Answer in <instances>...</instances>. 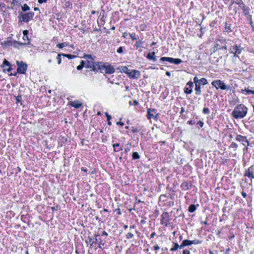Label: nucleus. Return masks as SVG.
I'll use <instances>...</instances> for the list:
<instances>
[{
    "instance_id": "39448f33",
    "label": "nucleus",
    "mask_w": 254,
    "mask_h": 254,
    "mask_svg": "<svg viewBox=\"0 0 254 254\" xmlns=\"http://www.w3.org/2000/svg\"><path fill=\"white\" fill-rule=\"evenodd\" d=\"M17 65V71L18 73L21 74H25L27 69V64L23 61H16Z\"/></svg>"
},
{
    "instance_id": "37998d69",
    "label": "nucleus",
    "mask_w": 254,
    "mask_h": 254,
    "mask_svg": "<svg viewBox=\"0 0 254 254\" xmlns=\"http://www.w3.org/2000/svg\"><path fill=\"white\" fill-rule=\"evenodd\" d=\"M83 58H87V59H93L92 58V57L91 55H87V54H84V56H83Z\"/></svg>"
},
{
    "instance_id": "7c9ffc66",
    "label": "nucleus",
    "mask_w": 254,
    "mask_h": 254,
    "mask_svg": "<svg viewBox=\"0 0 254 254\" xmlns=\"http://www.w3.org/2000/svg\"><path fill=\"white\" fill-rule=\"evenodd\" d=\"M21 9L23 11H26L30 10V7L27 4H24L23 6H22Z\"/></svg>"
},
{
    "instance_id": "a211bd4d",
    "label": "nucleus",
    "mask_w": 254,
    "mask_h": 254,
    "mask_svg": "<svg viewBox=\"0 0 254 254\" xmlns=\"http://www.w3.org/2000/svg\"><path fill=\"white\" fill-rule=\"evenodd\" d=\"M154 55H155L154 52H153L151 53H149L147 54L146 58L149 60H153L154 62H155V61H156L157 59H156V57L155 56H154Z\"/></svg>"
},
{
    "instance_id": "9d476101",
    "label": "nucleus",
    "mask_w": 254,
    "mask_h": 254,
    "mask_svg": "<svg viewBox=\"0 0 254 254\" xmlns=\"http://www.w3.org/2000/svg\"><path fill=\"white\" fill-rule=\"evenodd\" d=\"M193 83L192 82L190 81L187 84L184 88V92L187 94H190L192 92V87H193Z\"/></svg>"
},
{
    "instance_id": "4d7b16f0",
    "label": "nucleus",
    "mask_w": 254,
    "mask_h": 254,
    "mask_svg": "<svg viewBox=\"0 0 254 254\" xmlns=\"http://www.w3.org/2000/svg\"><path fill=\"white\" fill-rule=\"evenodd\" d=\"M188 123L189 125H193V124H194L195 122L193 120H190L188 122Z\"/></svg>"
},
{
    "instance_id": "a18cd8bd",
    "label": "nucleus",
    "mask_w": 254,
    "mask_h": 254,
    "mask_svg": "<svg viewBox=\"0 0 254 254\" xmlns=\"http://www.w3.org/2000/svg\"><path fill=\"white\" fill-rule=\"evenodd\" d=\"M117 52L119 53H122L123 52V48L122 47H120L117 50Z\"/></svg>"
},
{
    "instance_id": "6e6552de",
    "label": "nucleus",
    "mask_w": 254,
    "mask_h": 254,
    "mask_svg": "<svg viewBox=\"0 0 254 254\" xmlns=\"http://www.w3.org/2000/svg\"><path fill=\"white\" fill-rule=\"evenodd\" d=\"M243 50V48L241 47L240 45H236L234 46H233L230 50L231 51V53L234 54L235 57H238V55L240 54L242 52V51Z\"/></svg>"
},
{
    "instance_id": "473e14b6",
    "label": "nucleus",
    "mask_w": 254,
    "mask_h": 254,
    "mask_svg": "<svg viewBox=\"0 0 254 254\" xmlns=\"http://www.w3.org/2000/svg\"><path fill=\"white\" fill-rule=\"evenodd\" d=\"M128 35H129V37H130V38L132 40H137V37L136 36L135 33H131V34L128 33Z\"/></svg>"
},
{
    "instance_id": "f8f14e48",
    "label": "nucleus",
    "mask_w": 254,
    "mask_h": 254,
    "mask_svg": "<svg viewBox=\"0 0 254 254\" xmlns=\"http://www.w3.org/2000/svg\"><path fill=\"white\" fill-rule=\"evenodd\" d=\"M104 70L106 73L108 74L113 73L115 71L114 67L112 65L108 64H106Z\"/></svg>"
},
{
    "instance_id": "338daca9",
    "label": "nucleus",
    "mask_w": 254,
    "mask_h": 254,
    "mask_svg": "<svg viewBox=\"0 0 254 254\" xmlns=\"http://www.w3.org/2000/svg\"><path fill=\"white\" fill-rule=\"evenodd\" d=\"M155 235H156L155 232L152 233L151 235H150L151 238H153Z\"/></svg>"
},
{
    "instance_id": "b1692460",
    "label": "nucleus",
    "mask_w": 254,
    "mask_h": 254,
    "mask_svg": "<svg viewBox=\"0 0 254 254\" xmlns=\"http://www.w3.org/2000/svg\"><path fill=\"white\" fill-rule=\"evenodd\" d=\"M196 209V206L194 204H191L190 205L188 210L190 212H193L195 211Z\"/></svg>"
},
{
    "instance_id": "ea45409f",
    "label": "nucleus",
    "mask_w": 254,
    "mask_h": 254,
    "mask_svg": "<svg viewBox=\"0 0 254 254\" xmlns=\"http://www.w3.org/2000/svg\"><path fill=\"white\" fill-rule=\"evenodd\" d=\"M133 237V234H132L131 232H129L128 233L127 235H126V237L127 239H129L131 238H132Z\"/></svg>"
},
{
    "instance_id": "de8ad7c7",
    "label": "nucleus",
    "mask_w": 254,
    "mask_h": 254,
    "mask_svg": "<svg viewBox=\"0 0 254 254\" xmlns=\"http://www.w3.org/2000/svg\"><path fill=\"white\" fill-rule=\"evenodd\" d=\"M22 100V96L21 95H18L16 97V101L17 102H20Z\"/></svg>"
},
{
    "instance_id": "f03ea898",
    "label": "nucleus",
    "mask_w": 254,
    "mask_h": 254,
    "mask_svg": "<svg viewBox=\"0 0 254 254\" xmlns=\"http://www.w3.org/2000/svg\"><path fill=\"white\" fill-rule=\"evenodd\" d=\"M121 71L127 73L128 76L131 78L137 79L140 76V71L137 70H130L126 66H122L121 67Z\"/></svg>"
},
{
    "instance_id": "bf43d9fd",
    "label": "nucleus",
    "mask_w": 254,
    "mask_h": 254,
    "mask_svg": "<svg viewBox=\"0 0 254 254\" xmlns=\"http://www.w3.org/2000/svg\"><path fill=\"white\" fill-rule=\"evenodd\" d=\"M159 249L160 247L157 245H156L154 246V249L156 251L158 250Z\"/></svg>"
},
{
    "instance_id": "a878e982",
    "label": "nucleus",
    "mask_w": 254,
    "mask_h": 254,
    "mask_svg": "<svg viewBox=\"0 0 254 254\" xmlns=\"http://www.w3.org/2000/svg\"><path fill=\"white\" fill-rule=\"evenodd\" d=\"M68 45V44L67 43L64 42V43H60V44H57V47H58L60 49H62L64 47L67 46Z\"/></svg>"
},
{
    "instance_id": "09e8293b",
    "label": "nucleus",
    "mask_w": 254,
    "mask_h": 254,
    "mask_svg": "<svg viewBox=\"0 0 254 254\" xmlns=\"http://www.w3.org/2000/svg\"><path fill=\"white\" fill-rule=\"evenodd\" d=\"M197 124L200 127H202L204 125L203 123L201 121H198Z\"/></svg>"
},
{
    "instance_id": "680f3d73",
    "label": "nucleus",
    "mask_w": 254,
    "mask_h": 254,
    "mask_svg": "<svg viewBox=\"0 0 254 254\" xmlns=\"http://www.w3.org/2000/svg\"><path fill=\"white\" fill-rule=\"evenodd\" d=\"M130 151V148L128 147H127L125 149V152L126 153H127L128 152Z\"/></svg>"
},
{
    "instance_id": "393cba45",
    "label": "nucleus",
    "mask_w": 254,
    "mask_h": 254,
    "mask_svg": "<svg viewBox=\"0 0 254 254\" xmlns=\"http://www.w3.org/2000/svg\"><path fill=\"white\" fill-rule=\"evenodd\" d=\"M132 159L134 160L138 159L140 158V156L137 152H133L132 155Z\"/></svg>"
},
{
    "instance_id": "bb28decb",
    "label": "nucleus",
    "mask_w": 254,
    "mask_h": 254,
    "mask_svg": "<svg viewBox=\"0 0 254 254\" xmlns=\"http://www.w3.org/2000/svg\"><path fill=\"white\" fill-rule=\"evenodd\" d=\"M89 239V241L91 242L90 247H93V244H96L98 242V240L97 238H88Z\"/></svg>"
},
{
    "instance_id": "4be33fe9",
    "label": "nucleus",
    "mask_w": 254,
    "mask_h": 254,
    "mask_svg": "<svg viewBox=\"0 0 254 254\" xmlns=\"http://www.w3.org/2000/svg\"><path fill=\"white\" fill-rule=\"evenodd\" d=\"M207 83V81L205 78H201L199 80V83L198 84L199 85H204Z\"/></svg>"
},
{
    "instance_id": "9b49d317",
    "label": "nucleus",
    "mask_w": 254,
    "mask_h": 254,
    "mask_svg": "<svg viewBox=\"0 0 254 254\" xmlns=\"http://www.w3.org/2000/svg\"><path fill=\"white\" fill-rule=\"evenodd\" d=\"M236 139L237 141L242 142L243 145L245 146L249 145V141L246 136L238 135Z\"/></svg>"
},
{
    "instance_id": "1a4fd4ad",
    "label": "nucleus",
    "mask_w": 254,
    "mask_h": 254,
    "mask_svg": "<svg viewBox=\"0 0 254 254\" xmlns=\"http://www.w3.org/2000/svg\"><path fill=\"white\" fill-rule=\"evenodd\" d=\"M5 44L8 46H13L15 48H18L19 46L26 45L28 44H30V42H28L27 43H23L21 42H17L16 41H7L5 42Z\"/></svg>"
},
{
    "instance_id": "774afa93",
    "label": "nucleus",
    "mask_w": 254,
    "mask_h": 254,
    "mask_svg": "<svg viewBox=\"0 0 254 254\" xmlns=\"http://www.w3.org/2000/svg\"><path fill=\"white\" fill-rule=\"evenodd\" d=\"M102 236H107L108 234L106 231H103L102 233Z\"/></svg>"
},
{
    "instance_id": "2f4dec72",
    "label": "nucleus",
    "mask_w": 254,
    "mask_h": 254,
    "mask_svg": "<svg viewBox=\"0 0 254 254\" xmlns=\"http://www.w3.org/2000/svg\"><path fill=\"white\" fill-rule=\"evenodd\" d=\"M225 31L227 33H230L232 31V29H231L230 25H228L227 23L225 25Z\"/></svg>"
},
{
    "instance_id": "4468645a",
    "label": "nucleus",
    "mask_w": 254,
    "mask_h": 254,
    "mask_svg": "<svg viewBox=\"0 0 254 254\" xmlns=\"http://www.w3.org/2000/svg\"><path fill=\"white\" fill-rule=\"evenodd\" d=\"M185 240L187 244V246L191 245L192 244H195H195H200L202 243L201 240H197V239H195L192 241H190L189 240Z\"/></svg>"
},
{
    "instance_id": "052dcab7",
    "label": "nucleus",
    "mask_w": 254,
    "mask_h": 254,
    "mask_svg": "<svg viewBox=\"0 0 254 254\" xmlns=\"http://www.w3.org/2000/svg\"><path fill=\"white\" fill-rule=\"evenodd\" d=\"M231 90L232 89V87L230 86H226V90Z\"/></svg>"
},
{
    "instance_id": "5701e85b",
    "label": "nucleus",
    "mask_w": 254,
    "mask_h": 254,
    "mask_svg": "<svg viewBox=\"0 0 254 254\" xmlns=\"http://www.w3.org/2000/svg\"><path fill=\"white\" fill-rule=\"evenodd\" d=\"M245 176H247L250 178H254V175H253V172L252 171H250V168L248 169V171L246 172L245 174Z\"/></svg>"
},
{
    "instance_id": "79ce46f5",
    "label": "nucleus",
    "mask_w": 254,
    "mask_h": 254,
    "mask_svg": "<svg viewBox=\"0 0 254 254\" xmlns=\"http://www.w3.org/2000/svg\"><path fill=\"white\" fill-rule=\"evenodd\" d=\"M199 79L197 78V76H195L193 78V82L195 83V85L198 84V83H199Z\"/></svg>"
},
{
    "instance_id": "c03bdc74",
    "label": "nucleus",
    "mask_w": 254,
    "mask_h": 254,
    "mask_svg": "<svg viewBox=\"0 0 254 254\" xmlns=\"http://www.w3.org/2000/svg\"><path fill=\"white\" fill-rule=\"evenodd\" d=\"M247 92V93L248 94H254V90H250V89H246L245 90Z\"/></svg>"
},
{
    "instance_id": "e433bc0d",
    "label": "nucleus",
    "mask_w": 254,
    "mask_h": 254,
    "mask_svg": "<svg viewBox=\"0 0 254 254\" xmlns=\"http://www.w3.org/2000/svg\"><path fill=\"white\" fill-rule=\"evenodd\" d=\"M23 36H24V37H26L27 40H28L29 42V39L28 38V31L27 30H25L23 31Z\"/></svg>"
},
{
    "instance_id": "cd10ccee",
    "label": "nucleus",
    "mask_w": 254,
    "mask_h": 254,
    "mask_svg": "<svg viewBox=\"0 0 254 254\" xmlns=\"http://www.w3.org/2000/svg\"><path fill=\"white\" fill-rule=\"evenodd\" d=\"M62 56L66 57L68 59H74V58H75L77 57L76 56L72 55L71 54H63V55H62Z\"/></svg>"
},
{
    "instance_id": "e2e57ef3",
    "label": "nucleus",
    "mask_w": 254,
    "mask_h": 254,
    "mask_svg": "<svg viewBox=\"0 0 254 254\" xmlns=\"http://www.w3.org/2000/svg\"><path fill=\"white\" fill-rule=\"evenodd\" d=\"M117 125H121L122 126H123L124 125V123L121 122H118L117 123Z\"/></svg>"
},
{
    "instance_id": "20e7f679",
    "label": "nucleus",
    "mask_w": 254,
    "mask_h": 254,
    "mask_svg": "<svg viewBox=\"0 0 254 254\" xmlns=\"http://www.w3.org/2000/svg\"><path fill=\"white\" fill-rule=\"evenodd\" d=\"M225 43L226 41L224 39L217 40L213 47L214 52L217 51L219 49L227 50V47Z\"/></svg>"
},
{
    "instance_id": "f3484780",
    "label": "nucleus",
    "mask_w": 254,
    "mask_h": 254,
    "mask_svg": "<svg viewBox=\"0 0 254 254\" xmlns=\"http://www.w3.org/2000/svg\"><path fill=\"white\" fill-rule=\"evenodd\" d=\"M69 105L76 109H78L82 106V103H80L78 101L75 100L72 102H70Z\"/></svg>"
},
{
    "instance_id": "58836bf2",
    "label": "nucleus",
    "mask_w": 254,
    "mask_h": 254,
    "mask_svg": "<svg viewBox=\"0 0 254 254\" xmlns=\"http://www.w3.org/2000/svg\"><path fill=\"white\" fill-rule=\"evenodd\" d=\"M179 245L177 243H174V246L173 248H172L171 249V251H175L177 250V249L179 248Z\"/></svg>"
},
{
    "instance_id": "c9c22d12",
    "label": "nucleus",
    "mask_w": 254,
    "mask_h": 254,
    "mask_svg": "<svg viewBox=\"0 0 254 254\" xmlns=\"http://www.w3.org/2000/svg\"><path fill=\"white\" fill-rule=\"evenodd\" d=\"M142 43H143V42L141 40H139L136 42L135 45L136 47V48L142 47Z\"/></svg>"
},
{
    "instance_id": "5fc2aeb1",
    "label": "nucleus",
    "mask_w": 254,
    "mask_h": 254,
    "mask_svg": "<svg viewBox=\"0 0 254 254\" xmlns=\"http://www.w3.org/2000/svg\"><path fill=\"white\" fill-rule=\"evenodd\" d=\"M183 254H190V252L188 250H185L183 251Z\"/></svg>"
},
{
    "instance_id": "69168bd1",
    "label": "nucleus",
    "mask_w": 254,
    "mask_h": 254,
    "mask_svg": "<svg viewBox=\"0 0 254 254\" xmlns=\"http://www.w3.org/2000/svg\"><path fill=\"white\" fill-rule=\"evenodd\" d=\"M242 195L244 197H246L247 196V193L244 191L242 192Z\"/></svg>"
},
{
    "instance_id": "603ef678",
    "label": "nucleus",
    "mask_w": 254,
    "mask_h": 254,
    "mask_svg": "<svg viewBox=\"0 0 254 254\" xmlns=\"http://www.w3.org/2000/svg\"><path fill=\"white\" fill-rule=\"evenodd\" d=\"M56 53L55 52H51V53H50V57H54L55 55H56Z\"/></svg>"
},
{
    "instance_id": "6e6d98bb",
    "label": "nucleus",
    "mask_w": 254,
    "mask_h": 254,
    "mask_svg": "<svg viewBox=\"0 0 254 254\" xmlns=\"http://www.w3.org/2000/svg\"><path fill=\"white\" fill-rule=\"evenodd\" d=\"M83 67V65L79 64V65H78L77 66L76 68L78 70H80L82 69Z\"/></svg>"
},
{
    "instance_id": "aec40b11",
    "label": "nucleus",
    "mask_w": 254,
    "mask_h": 254,
    "mask_svg": "<svg viewBox=\"0 0 254 254\" xmlns=\"http://www.w3.org/2000/svg\"><path fill=\"white\" fill-rule=\"evenodd\" d=\"M200 86L198 84L195 85V94L197 95H199L201 93Z\"/></svg>"
},
{
    "instance_id": "a19ab883",
    "label": "nucleus",
    "mask_w": 254,
    "mask_h": 254,
    "mask_svg": "<svg viewBox=\"0 0 254 254\" xmlns=\"http://www.w3.org/2000/svg\"><path fill=\"white\" fill-rule=\"evenodd\" d=\"M202 112L205 114H207L209 113V109L208 108H204L203 109Z\"/></svg>"
},
{
    "instance_id": "3c124183",
    "label": "nucleus",
    "mask_w": 254,
    "mask_h": 254,
    "mask_svg": "<svg viewBox=\"0 0 254 254\" xmlns=\"http://www.w3.org/2000/svg\"><path fill=\"white\" fill-rule=\"evenodd\" d=\"M96 64H94L93 65V67H92L91 68H90L91 69V70L92 71H96Z\"/></svg>"
},
{
    "instance_id": "ddd939ff",
    "label": "nucleus",
    "mask_w": 254,
    "mask_h": 254,
    "mask_svg": "<svg viewBox=\"0 0 254 254\" xmlns=\"http://www.w3.org/2000/svg\"><path fill=\"white\" fill-rule=\"evenodd\" d=\"M156 110L154 109H148L147 110V118L151 119L154 118V114H156Z\"/></svg>"
},
{
    "instance_id": "4c0bfd02",
    "label": "nucleus",
    "mask_w": 254,
    "mask_h": 254,
    "mask_svg": "<svg viewBox=\"0 0 254 254\" xmlns=\"http://www.w3.org/2000/svg\"><path fill=\"white\" fill-rule=\"evenodd\" d=\"M186 246H187V244L186 242V240H185L182 242V244L179 246V248L181 249Z\"/></svg>"
},
{
    "instance_id": "13d9d810",
    "label": "nucleus",
    "mask_w": 254,
    "mask_h": 254,
    "mask_svg": "<svg viewBox=\"0 0 254 254\" xmlns=\"http://www.w3.org/2000/svg\"><path fill=\"white\" fill-rule=\"evenodd\" d=\"M48 0H38L39 3H43V2H46Z\"/></svg>"
},
{
    "instance_id": "f704fd0d",
    "label": "nucleus",
    "mask_w": 254,
    "mask_h": 254,
    "mask_svg": "<svg viewBox=\"0 0 254 254\" xmlns=\"http://www.w3.org/2000/svg\"><path fill=\"white\" fill-rule=\"evenodd\" d=\"M247 18L250 21V23L251 25L252 26V27L254 28V23H253V20H252V15L248 16V17H247Z\"/></svg>"
},
{
    "instance_id": "c85d7f7f",
    "label": "nucleus",
    "mask_w": 254,
    "mask_h": 254,
    "mask_svg": "<svg viewBox=\"0 0 254 254\" xmlns=\"http://www.w3.org/2000/svg\"><path fill=\"white\" fill-rule=\"evenodd\" d=\"M182 62V61L180 59H174L173 58V61L172 63H174L176 64H179Z\"/></svg>"
},
{
    "instance_id": "423d86ee",
    "label": "nucleus",
    "mask_w": 254,
    "mask_h": 254,
    "mask_svg": "<svg viewBox=\"0 0 254 254\" xmlns=\"http://www.w3.org/2000/svg\"><path fill=\"white\" fill-rule=\"evenodd\" d=\"M211 84L216 89L220 88L222 90H226V84L221 80H216L212 82Z\"/></svg>"
},
{
    "instance_id": "49530a36",
    "label": "nucleus",
    "mask_w": 254,
    "mask_h": 254,
    "mask_svg": "<svg viewBox=\"0 0 254 254\" xmlns=\"http://www.w3.org/2000/svg\"><path fill=\"white\" fill-rule=\"evenodd\" d=\"M237 147L238 145L235 142H232L230 145V147L232 148H237Z\"/></svg>"
},
{
    "instance_id": "0e129e2a",
    "label": "nucleus",
    "mask_w": 254,
    "mask_h": 254,
    "mask_svg": "<svg viewBox=\"0 0 254 254\" xmlns=\"http://www.w3.org/2000/svg\"><path fill=\"white\" fill-rule=\"evenodd\" d=\"M17 3V1L16 0H13L11 2V4L15 5Z\"/></svg>"
},
{
    "instance_id": "2eb2a0df",
    "label": "nucleus",
    "mask_w": 254,
    "mask_h": 254,
    "mask_svg": "<svg viewBox=\"0 0 254 254\" xmlns=\"http://www.w3.org/2000/svg\"><path fill=\"white\" fill-rule=\"evenodd\" d=\"M242 9H243L244 14L247 17H248V16L251 15L250 14V11L251 9L249 7L244 5L242 7Z\"/></svg>"
},
{
    "instance_id": "0eeeda50",
    "label": "nucleus",
    "mask_w": 254,
    "mask_h": 254,
    "mask_svg": "<svg viewBox=\"0 0 254 254\" xmlns=\"http://www.w3.org/2000/svg\"><path fill=\"white\" fill-rule=\"evenodd\" d=\"M0 67L3 69L4 71H7V72H10L12 70L11 64L6 59H4Z\"/></svg>"
},
{
    "instance_id": "f257e3e1",
    "label": "nucleus",
    "mask_w": 254,
    "mask_h": 254,
    "mask_svg": "<svg viewBox=\"0 0 254 254\" xmlns=\"http://www.w3.org/2000/svg\"><path fill=\"white\" fill-rule=\"evenodd\" d=\"M247 113L248 108L241 104L235 108L232 112V115L235 119H242L246 116Z\"/></svg>"
},
{
    "instance_id": "dca6fc26",
    "label": "nucleus",
    "mask_w": 254,
    "mask_h": 254,
    "mask_svg": "<svg viewBox=\"0 0 254 254\" xmlns=\"http://www.w3.org/2000/svg\"><path fill=\"white\" fill-rule=\"evenodd\" d=\"M95 64L98 69L100 71H102L105 69L106 64H107V63L103 64L102 62H96Z\"/></svg>"
},
{
    "instance_id": "6ab92c4d",
    "label": "nucleus",
    "mask_w": 254,
    "mask_h": 254,
    "mask_svg": "<svg viewBox=\"0 0 254 254\" xmlns=\"http://www.w3.org/2000/svg\"><path fill=\"white\" fill-rule=\"evenodd\" d=\"M114 148V151L115 152H118L123 150V147H120V144L119 143L113 144Z\"/></svg>"
},
{
    "instance_id": "7ed1b4c3",
    "label": "nucleus",
    "mask_w": 254,
    "mask_h": 254,
    "mask_svg": "<svg viewBox=\"0 0 254 254\" xmlns=\"http://www.w3.org/2000/svg\"><path fill=\"white\" fill-rule=\"evenodd\" d=\"M34 15L33 12H29L27 13H23L22 12H19V15L18 16V18L21 22L24 21L28 22L33 19Z\"/></svg>"
},
{
    "instance_id": "412c9836",
    "label": "nucleus",
    "mask_w": 254,
    "mask_h": 254,
    "mask_svg": "<svg viewBox=\"0 0 254 254\" xmlns=\"http://www.w3.org/2000/svg\"><path fill=\"white\" fill-rule=\"evenodd\" d=\"M162 62H168L171 63H172V62L173 61V58H170V57H162L160 60Z\"/></svg>"
},
{
    "instance_id": "72a5a7b5",
    "label": "nucleus",
    "mask_w": 254,
    "mask_h": 254,
    "mask_svg": "<svg viewBox=\"0 0 254 254\" xmlns=\"http://www.w3.org/2000/svg\"><path fill=\"white\" fill-rule=\"evenodd\" d=\"M62 55H63V54H59L57 57L58 64H61V62H62L61 56H62Z\"/></svg>"
},
{
    "instance_id": "c756f323",
    "label": "nucleus",
    "mask_w": 254,
    "mask_h": 254,
    "mask_svg": "<svg viewBox=\"0 0 254 254\" xmlns=\"http://www.w3.org/2000/svg\"><path fill=\"white\" fill-rule=\"evenodd\" d=\"M95 64L93 61H87V65H86V68H91L92 67H93V65Z\"/></svg>"
},
{
    "instance_id": "8fccbe9b",
    "label": "nucleus",
    "mask_w": 254,
    "mask_h": 254,
    "mask_svg": "<svg viewBox=\"0 0 254 254\" xmlns=\"http://www.w3.org/2000/svg\"><path fill=\"white\" fill-rule=\"evenodd\" d=\"M132 128L133 129L132 131L133 133L137 132L139 131V130L136 127H133Z\"/></svg>"
},
{
    "instance_id": "864d4df0",
    "label": "nucleus",
    "mask_w": 254,
    "mask_h": 254,
    "mask_svg": "<svg viewBox=\"0 0 254 254\" xmlns=\"http://www.w3.org/2000/svg\"><path fill=\"white\" fill-rule=\"evenodd\" d=\"M105 115L107 118V120H111V119L112 118L111 116L110 115H109L108 113H105Z\"/></svg>"
}]
</instances>
